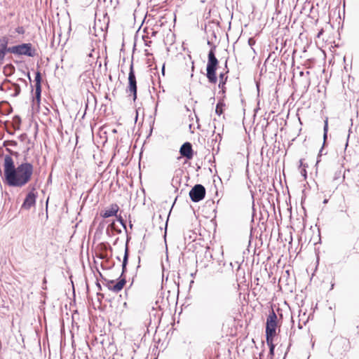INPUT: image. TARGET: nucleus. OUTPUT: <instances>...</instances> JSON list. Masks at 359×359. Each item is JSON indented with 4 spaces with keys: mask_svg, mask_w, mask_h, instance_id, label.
<instances>
[{
    "mask_svg": "<svg viewBox=\"0 0 359 359\" xmlns=\"http://www.w3.org/2000/svg\"><path fill=\"white\" fill-rule=\"evenodd\" d=\"M33 172L34 167L31 163H22L16 167L5 182L9 187H22L30 181Z\"/></svg>",
    "mask_w": 359,
    "mask_h": 359,
    "instance_id": "obj_1",
    "label": "nucleus"
},
{
    "mask_svg": "<svg viewBox=\"0 0 359 359\" xmlns=\"http://www.w3.org/2000/svg\"><path fill=\"white\" fill-rule=\"evenodd\" d=\"M208 45L211 46V48L208 55V63L206 67V76L210 83L215 84L217 81L216 76V71L219 61L215 56L216 46L212 44L210 41H208Z\"/></svg>",
    "mask_w": 359,
    "mask_h": 359,
    "instance_id": "obj_2",
    "label": "nucleus"
},
{
    "mask_svg": "<svg viewBox=\"0 0 359 359\" xmlns=\"http://www.w3.org/2000/svg\"><path fill=\"white\" fill-rule=\"evenodd\" d=\"M128 257H129V250H128V244L126 243V248H125V253H124L123 259V262H122L121 275L118 279V281L115 285H114L113 286H109V285L108 286V288L114 292H120L123 288V287L126 283V280L125 278H123V275L126 271V266L128 264Z\"/></svg>",
    "mask_w": 359,
    "mask_h": 359,
    "instance_id": "obj_3",
    "label": "nucleus"
},
{
    "mask_svg": "<svg viewBox=\"0 0 359 359\" xmlns=\"http://www.w3.org/2000/svg\"><path fill=\"white\" fill-rule=\"evenodd\" d=\"M8 53L28 57H34L36 54V49L32 48V45L30 43L9 47Z\"/></svg>",
    "mask_w": 359,
    "mask_h": 359,
    "instance_id": "obj_4",
    "label": "nucleus"
},
{
    "mask_svg": "<svg viewBox=\"0 0 359 359\" xmlns=\"http://www.w3.org/2000/svg\"><path fill=\"white\" fill-rule=\"evenodd\" d=\"M277 327V316L273 309H271L266 319V338H273L276 335Z\"/></svg>",
    "mask_w": 359,
    "mask_h": 359,
    "instance_id": "obj_5",
    "label": "nucleus"
},
{
    "mask_svg": "<svg viewBox=\"0 0 359 359\" xmlns=\"http://www.w3.org/2000/svg\"><path fill=\"white\" fill-rule=\"evenodd\" d=\"M191 200L194 203L202 201L205 196V189L202 184H196L189 191Z\"/></svg>",
    "mask_w": 359,
    "mask_h": 359,
    "instance_id": "obj_6",
    "label": "nucleus"
},
{
    "mask_svg": "<svg viewBox=\"0 0 359 359\" xmlns=\"http://www.w3.org/2000/svg\"><path fill=\"white\" fill-rule=\"evenodd\" d=\"M128 91L133 95V100L135 101L137 98V81L133 63L130 65V72L128 74Z\"/></svg>",
    "mask_w": 359,
    "mask_h": 359,
    "instance_id": "obj_7",
    "label": "nucleus"
},
{
    "mask_svg": "<svg viewBox=\"0 0 359 359\" xmlns=\"http://www.w3.org/2000/svg\"><path fill=\"white\" fill-rule=\"evenodd\" d=\"M337 211L339 214H341L343 217L346 219H350L351 217V212L350 210V207L348 203L346 201L344 196H343V199L341 202L337 205Z\"/></svg>",
    "mask_w": 359,
    "mask_h": 359,
    "instance_id": "obj_8",
    "label": "nucleus"
},
{
    "mask_svg": "<svg viewBox=\"0 0 359 359\" xmlns=\"http://www.w3.org/2000/svg\"><path fill=\"white\" fill-rule=\"evenodd\" d=\"M4 178L5 180L11 175L15 170L16 167L14 165L13 160L11 156L6 155L4 157Z\"/></svg>",
    "mask_w": 359,
    "mask_h": 359,
    "instance_id": "obj_9",
    "label": "nucleus"
},
{
    "mask_svg": "<svg viewBox=\"0 0 359 359\" xmlns=\"http://www.w3.org/2000/svg\"><path fill=\"white\" fill-rule=\"evenodd\" d=\"M35 188L33 187L32 190L27 194L22 203V208L29 209L36 203V194L34 193Z\"/></svg>",
    "mask_w": 359,
    "mask_h": 359,
    "instance_id": "obj_10",
    "label": "nucleus"
},
{
    "mask_svg": "<svg viewBox=\"0 0 359 359\" xmlns=\"http://www.w3.org/2000/svg\"><path fill=\"white\" fill-rule=\"evenodd\" d=\"M180 153L181 156L186 157L187 159H191L194 156V151L191 144L188 142H184L180 149Z\"/></svg>",
    "mask_w": 359,
    "mask_h": 359,
    "instance_id": "obj_11",
    "label": "nucleus"
},
{
    "mask_svg": "<svg viewBox=\"0 0 359 359\" xmlns=\"http://www.w3.org/2000/svg\"><path fill=\"white\" fill-rule=\"evenodd\" d=\"M224 70H225L224 72H221L219 75V83L218 86L221 89L219 93H221L222 95H224L226 93L225 84H226V83L227 81V79H228V76L226 74L229 72V69L227 67V61L226 60L225 62Z\"/></svg>",
    "mask_w": 359,
    "mask_h": 359,
    "instance_id": "obj_12",
    "label": "nucleus"
},
{
    "mask_svg": "<svg viewBox=\"0 0 359 359\" xmlns=\"http://www.w3.org/2000/svg\"><path fill=\"white\" fill-rule=\"evenodd\" d=\"M8 39L6 36L0 38V62H3L6 53L8 52Z\"/></svg>",
    "mask_w": 359,
    "mask_h": 359,
    "instance_id": "obj_13",
    "label": "nucleus"
},
{
    "mask_svg": "<svg viewBox=\"0 0 359 359\" xmlns=\"http://www.w3.org/2000/svg\"><path fill=\"white\" fill-rule=\"evenodd\" d=\"M41 73L39 72H37L36 73V76H35V83H36L35 94H36V100L37 103H39L40 97H41Z\"/></svg>",
    "mask_w": 359,
    "mask_h": 359,
    "instance_id": "obj_14",
    "label": "nucleus"
},
{
    "mask_svg": "<svg viewBox=\"0 0 359 359\" xmlns=\"http://www.w3.org/2000/svg\"><path fill=\"white\" fill-rule=\"evenodd\" d=\"M118 211V206L116 204H112L109 209L105 210L101 213V216L104 218L115 216Z\"/></svg>",
    "mask_w": 359,
    "mask_h": 359,
    "instance_id": "obj_15",
    "label": "nucleus"
},
{
    "mask_svg": "<svg viewBox=\"0 0 359 359\" xmlns=\"http://www.w3.org/2000/svg\"><path fill=\"white\" fill-rule=\"evenodd\" d=\"M266 343L268 346H269V356L270 357V359H272L274 355V349H275V345L273 344V338H266Z\"/></svg>",
    "mask_w": 359,
    "mask_h": 359,
    "instance_id": "obj_16",
    "label": "nucleus"
},
{
    "mask_svg": "<svg viewBox=\"0 0 359 359\" xmlns=\"http://www.w3.org/2000/svg\"><path fill=\"white\" fill-rule=\"evenodd\" d=\"M225 106V104L223 101L219 100L218 103L217 104L216 109H215V113L220 116L223 113V107Z\"/></svg>",
    "mask_w": 359,
    "mask_h": 359,
    "instance_id": "obj_17",
    "label": "nucleus"
},
{
    "mask_svg": "<svg viewBox=\"0 0 359 359\" xmlns=\"http://www.w3.org/2000/svg\"><path fill=\"white\" fill-rule=\"evenodd\" d=\"M342 175V180H344V178H345V172H344L342 173V170H340L339 171H337L334 175V177H333V180H337L338 179H339L341 177V176Z\"/></svg>",
    "mask_w": 359,
    "mask_h": 359,
    "instance_id": "obj_18",
    "label": "nucleus"
},
{
    "mask_svg": "<svg viewBox=\"0 0 359 359\" xmlns=\"http://www.w3.org/2000/svg\"><path fill=\"white\" fill-rule=\"evenodd\" d=\"M327 130H328V123H327V119H326L325 121V125H324V128H323V132H324L323 139H324V142L325 141V140L327 138Z\"/></svg>",
    "mask_w": 359,
    "mask_h": 359,
    "instance_id": "obj_19",
    "label": "nucleus"
},
{
    "mask_svg": "<svg viewBox=\"0 0 359 359\" xmlns=\"http://www.w3.org/2000/svg\"><path fill=\"white\" fill-rule=\"evenodd\" d=\"M15 93L13 96H18L20 93V87L18 84H14Z\"/></svg>",
    "mask_w": 359,
    "mask_h": 359,
    "instance_id": "obj_20",
    "label": "nucleus"
},
{
    "mask_svg": "<svg viewBox=\"0 0 359 359\" xmlns=\"http://www.w3.org/2000/svg\"><path fill=\"white\" fill-rule=\"evenodd\" d=\"M15 32L18 33V34H23L25 33V29L22 27H18L15 29Z\"/></svg>",
    "mask_w": 359,
    "mask_h": 359,
    "instance_id": "obj_21",
    "label": "nucleus"
},
{
    "mask_svg": "<svg viewBox=\"0 0 359 359\" xmlns=\"http://www.w3.org/2000/svg\"><path fill=\"white\" fill-rule=\"evenodd\" d=\"M14 121H16L18 124H20L21 121L20 118L18 116H15L14 117Z\"/></svg>",
    "mask_w": 359,
    "mask_h": 359,
    "instance_id": "obj_22",
    "label": "nucleus"
},
{
    "mask_svg": "<svg viewBox=\"0 0 359 359\" xmlns=\"http://www.w3.org/2000/svg\"><path fill=\"white\" fill-rule=\"evenodd\" d=\"M46 283H47V280H46V278H44L43 280V286H42V288L43 290L46 289Z\"/></svg>",
    "mask_w": 359,
    "mask_h": 359,
    "instance_id": "obj_23",
    "label": "nucleus"
},
{
    "mask_svg": "<svg viewBox=\"0 0 359 359\" xmlns=\"http://www.w3.org/2000/svg\"><path fill=\"white\" fill-rule=\"evenodd\" d=\"M328 202V199H324L323 203L326 204Z\"/></svg>",
    "mask_w": 359,
    "mask_h": 359,
    "instance_id": "obj_24",
    "label": "nucleus"
},
{
    "mask_svg": "<svg viewBox=\"0 0 359 359\" xmlns=\"http://www.w3.org/2000/svg\"><path fill=\"white\" fill-rule=\"evenodd\" d=\"M97 285L99 287V289L100 290L101 289V286H100V283H97Z\"/></svg>",
    "mask_w": 359,
    "mask_h": 359,
    "instance_id": "obj_25",
    "label": "nucleus"
},
{
    "mask_svg": "<svg viewBox=\"0 0 359 359\" xmlns=\"http://www.w3.org/2000/svg\"><path fill=\"white\" fill-rule=\"evenodd\" d=\"M119 220H120L121 223L123 225V219H122L121 218H120V219H119Z\"/></svg>",
    "mask_w": 359,
    "mask_h": 359,
    "instance_id": "obj_26",
    "label": "nucleus"
},
{
    "mask_svg": "<svg viewBox=\"0 0 359 359\" xmlns=\"http://www.w3.org/2000/svg\"><path fill=\"white\" fill-rule=\"evenodd\" d=\"M303 74H304V72H300V75H302H302H303Z\"/></svg>",
    "mask_w": 359,
    "mask_h": 359,
    "instance_id": "obj_27",
    "label": "nucleus"
},
{
    "mask_svg": "<svg viewBox=\"0 0 359 359\" xmlns=\"http://www.w3.org/2000/svg\"><path fill=\"white\" fill-rule=\"evenodd\" d=\"M299 329H302V325H299Z\"/></svg>",
    "mask_w": 359,
    "mask_h": 359,
    "instance_id": "obj_28",
    "label": "nucleus"
}]
</instances>
